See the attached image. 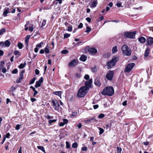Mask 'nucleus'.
I'll use <instances>...</instances> for the list:
<instances>
[{"instance_id": "3", "label": "nucleus", "mask_w": 153, "mask_h": 153, "mask_svg": "<svg viewBox=\"0 0 153 153\" xmlns=\"http://www.w3.org/2000/svg\"><path fill=\"white\" fill-rule=\"evenodd\" d=\"M88 90V88L86 86H82L79 89L77 96L80 97H84L87 92V91Z\"/></svg>"}, {"instance_id": "63", "label": "nucleus", "mask_w": 153, "mask_h": 153, "mask_svg": "<svg viewBox=\"0 0 153 153\" xmlns=\"http://www.w3.org/2000/svg\"><path fill=\"white\" fill-rule=\"evenodd\" d=\"M30 100L32 102H34L36 100V99L35 98H31Z\"/></svg>"}, {"instance_id": "59", "label": "nucleus", "mask_w": 153, "mask_h": 153, "mask_svg": "<svg viewBox=\"0 0 153 153\" xmlns=\"http://www.w3.org/2000/svg\"><path fill=\"white\" fill-rule=\"evenodd\" d=\"M82 150L83 151H86L87 150V149L86 147H83L82 148Z\"/></svg>"}, {"instance_id": "58", "label": "nucleus", "mask_w": 153, "mask_h": 153, "mask_svg": "<svg viewBox=\"0 0 153 153\" xmlns=\"http://www.w3.org/2000/svg\"><path fill=\"white\" fill-rule=\"evenodd\" d=\"M1 69H2V71L3 73H5L6 72V70L5 68H2Z\"/></svg>"}, {"instance_id": "18", "label": "nucleus", "mask_w": 153, "mask_h": 153, "mask_svg": "<svg viewBox=\"0 0 153 153\" xmlns=\"http://www.w3.org/2000/svg\"><path fill=\"white\" fill-rule=\"evenodd\" d=\"M97 0H95L92 3L91 5H90V7L92 8H94L97 6Z\"/></svg>"}, {"instance_id": "13", "label": "nucleus", "mask_w": 153, "mask_h": 153, "mask_svg": "<svg viewBox=\"0 0 153 153\" xmlns=\"http://www.w3.org/2000/svg\"><path fill=\"white\" fill-rule=\"evenodd\" d=\"M94 84L96 85L100 86L101 84V82H100V79L99 78H97L95 79L94 81Z\"/></svg>"}, {"instance_id": "48", "label": "nucleus", "mask_w": 153, "mask_h": 153, "mask_svg": "<svg viewBox=\"0 0 153 153\" xmlns=\"http://www.w3.org/2000/svg\"><path fill=\"white\" fill-rule=\"evenodd\" d=\"M66 148L67 149H68L70 148V145L69 143L68 142H66Z\"/></svg>"}, {"instance_id": "31", "label": "nucleus", "mask_w": 153, "mask_h": 153, "mask_svg": "<svg viewBox=\"0 0 153 153\" xmlns=\"http://www.w3.org/2000/svg\"><path fill=\"white\" fill-rule=\"evenodd\" d=\"M18 46L19 49H21L22 48L23 45L22 43L19 42L17 44Z\"/></svg>"}, {"instance_id": "6", "label": "nucleus", "mask_w": 153, "mask_h": 153, "mask_svg": "<svg viewBox=\"0 0 153 153\" xmlns=\"http://www.w3.org/2000/svg\"><path fill=\"white\" fill-rule=\"evenodd\" d=\"M135 65V64L134 63L128 64L126 67L125 69L124 72L127 73H129L131 71L133 68L134 66Z\"/></svg>"}, {"instance_id": "22", "label": "nucleus", "mask_w": 153, "mask_h": 153, "mask_svg": "<svg viewBox=\"0 0 153 153\" xmlns=\"http://www.w3.org/2000/svg\"><path fill=\"white\" fill-rule=\"evenodd\" d=\"M87 59V57L86 56L84 55H82L80 58V60L82 61L85 62V61Z\"/></svg>"}, {"instance_id": "53", "label": "nucleus", "mask_w": 153, "mask_h": 153, "mask_svg": "<svg viewBox=\"0 0 153 153\" xmlns=\"http://www.w3.org/2000/svg\"><path fill=\"white\" fill-rule=\"evenodd\" d=\"M68 29H67L68 31H70V32H71L72 31V27H71L69 26L68 27Z\"/></svg>"}, {"instance_id": "33", "label": "nucleus", "mask_w": 153, "mask_h": 153, "mask_svg": "<svg viewBox=\"0 0 153 153\" xmlns=\"http://www.w3.org/2000/svg\"><path fill=\"white\" fill-rule=\"evenodd\" d=\"M110 53H104L103 55V56L104 58H108V56L110 55Z\"/></svg>"}, {"instance_id": "30", "label": "nucleus", "mask_w": 153, "mask_h": 153, "mask_svg": "<svg viewBox=\"0 0 153 153\" xmlns=\"http://www.w3.org/2000/svg\"><path fill=\"white\" fill-rule=\"evenodd\" d=\"M26 65V63H24V64H21L19 66V68L20 69L23 68Z\"/></svg>"}, {"instance_id": "55", "label": "nucleus", "mask_w": 153, "mask_h": 153, "mask_svg": "<svg viewBox=\"0 0 153 153\" xmlns=\"http://www.w3.org/2000/svg\"><path fill=\"white\" fill-rule=\"evenodd\" d=\"M82 126V124L81 123H79V124L76 125V126H77L79 128H80Z\"/></svg>"}, {"instance_id": "14", "label": "nucleus", "mask_w": 153, "mask_h": 153, "mask_svg": "<svg viewBox=\"0 0 153 153\" xmlns=\"http://www.w3.org/2000/svg\"><path fill=\"white\" fill-rule=\"evenodd\" d=\"M96 121V120L95 118H93L91 119H88L85 121V123H94Z\"/></svg>"}, {"instance_id": "12", "label": "nucleus", "mask_w": 153, "mask_h": 153, "mask_svg": "<svg viewBox=\"0 0 153 153\" xmlns=\"http://www.w3.org/2000/svg\"><path fill=\"white\" fill-rule=\"evenodd\" d=\"M147 43L148 45H151L153 43V38L149 37L147 39Z\"/></svg>"}, {"instance_id": "46", "label": "nucleus", "mask_w": 153, "mask_h": 153, "mask_svg": "<svg viewBox=\"0 0 153 153\" xmlns=\"http://www.w3.org/2000/svg\"><path fill=\"white\" fill-rule=\"evenodd\" d=\"M84 79L86 80H88L89 78V76L88 75L86 74L84 77Z\"/></svg>"}, {"instance_id": "37", "label": "nucleus", "mask_w": 153, "mask_h": 153, "mask_svg": "<svg viewBox=\"0 0 153 153\" xmlns=\"http://www.w3.org/2000/svg\"><path fill=\"white\" fill-rule=\"evenodd\" d=\"M70 36V34L66 33L64 35V37L65 38H67Z\"/></svg>"}, {"instance_id": "27", "label": "nucleus", "mask_w": 153, "mask_h": 153, "mask_svg": "<svg viewBox=\"0 0 153 153\" xmlns=\"http://www.w3.org/2000/svg\"><path fill=\"white\" fill-rule=\"evenodd\" d=\"M41 85V83L39 82H38V81H37L36 82V83L35 85V87L36 88H37L38 87H40Z\"/></svg>"}, {"instance_id": "62", "label": "nucleus", "mask_w": 153, "mask_h": 153, "mask_svg": "<svg viewBox=\"0 0 153 153\" xmlns=\"http://www.w3.org/2000/svg\"><path fill=\"white\" fill-rule=\"evenodd\" d=\"M86 20L88 22H91V19L89 17H87L86 18Z\"/></svg>"}, {"instance_id": "10", "label": "nucleus", "mask_w": 153, "mask_h": 153, "mask_svg": "<svg viewBox=\"0 0 153 153\" xmlns=\"http://www.w3.org/2000/svg\"><path fill=\"white\" fill-rule=\"evenodd\" d=\"M88 51L91 55L95 54L97 52V50L94 48H90L88 49Z\"/></svg>"}, {"instance_id": "60", "label": "nucleus", "mask_w": 153, "mask_h": 153, "mask_svg": "<svg viewBox=\"0 0 153 153\" xmlns=\"http://www.w3.org/2000/svg\"><path fill=\"white\" fill-rule=\"evenodd\" d=\"M63 122L65 124L68 122V120L66 119H64L63 120Z\"/></svg>"}, {"instance_id": "38", "label": "nucleus", "mask_w": 153, "mask_h": 153, "mask_svg": "<svg viewBox=\"0 0 153 153\" xmlns=\"http://www.w3.org/2000/svg\"><path fill=\"white\" fill-rule=\"evenodd\" d=\"M44 43L43 42H41L40 43L37 44L36 46L38 48H41L42 47V45Z\"/></svg>"}, {"instance_id": "8", "label": "nucleus", "mask_w": 153, "mask_h": 153, "mask_svg": "<svg viewBox=\"0 0 153 153\" xmlns=\"http://www.w3.org/2000/svg\"><path fill=\"white\" fill-rule=\"evenodd\" d=\"M10 45V43L8 40H7L4 42H0V45L2 47H8Z\"/></svg>"}, {"instance_id": "11", "label": "nucleus", "mask_w": 153, "mask_h": 153, "mask_svg": "<svg viewBox=\"0 0 153 153\" xmlns=\"http://www.w3.org/2000/svg\"><path fill=\"white\" fill-rule=\"evenodd\" d=\"M92 82V79H91L88 81H86L85 82V86H86V87L88 88V90L89 88L91 87V85Z\"/></svg>"}, {"instance_id": "56", "label": "nucleus", "mask_w": 153, "mask_h": 153, "mask_svg": "<svg viewBox=\"0 0 153 153\" xmlns=\"http://www.w3.org/2000/svg\"><path fill=\"white\" fill-rule=\"evenodd\" d=\"M16 89V88L13 87V86H12V87H11V88H10V90L11 91H14Z\"/></svg>"}, {"instance_id": "54", "label": "nucleus", "mask_w": 153, "mask_h": 153, "mask_svg": "<svg viewBox=\"0 0 153 153\" xmlns=\"http://www.w3.org/2000/svg\"><path fill=\"white\" fill-rule=\"evenodd\" d=\"M20 125L19 124H17L15 128L16 130H18L20 128Z\"/></svg>"}, {"instance_id": "50", "label": "nucleus", "mask_w": 153, "mask_h": 153, "mask_svg": "<svg viewBox=\"0 0 153 153\" xmlns=\"http://www.w3.org/2000/svg\"><path fill=\"white\" fill-rule=\"evenodd\" d=\"M104 117V115L103 114H101L99 115V117L100 118H103Z\"/></svg>"}, {"instance_id": "52", "label": "nucleus", "mask_w": 153, "mask_h": 153, "mask_svg": "<svg viewBox=\"0 0 153 153\" xmlns=\"http://www.w3.org/2000/svg\"><path fill=\"white\" fill-rule=\"evenodd\" d=\"M83 27V24L82 23H80L79 25L78 26V27L79 28H82Z\"/></svg>"}, {"instance_id": "24", "label": "nucleus", "mask_w": 153, "mask_h": 153, "mask_svg": "<svg viewBox=\"0 0 153 153\" xmlns=\"http://www.w3.org/2000/svg\"><path fill=\"white\" fill-rule=\"evenodd\" d=\"M112 53L113 54H114V53H116L117 51V46H115L112 49Z\"/></svg>"}, {"instance_id": "15", "label": "nucleus", "mask_w": 153, "mask_h": 153, "mask_svg": "<svg viewBox=\"0 0 153 153\" xmlns=\"http://www.w3.org/2000/svg\"><path fill=\"white\" fill-rule=\"evenodd\" d=\"M76 63L77 61L75 60H73L69 63L68 65L70 67L74 66L76 65Z\"/></svg>"}, {"instance_id": "7", "label": "nucleus", "mask_w": 153, "mask_h": 153, "mask_svg": "<svg viewBox=\"0 0 153 153\" xmlns=\"http://www.w3.org/2000/svg\"><path fill=\"white\" fill-rule=\"evenodd\" d=\"M52 103L55 109L56 110H58L59 108V105L58 100H55L52 101Z\"/></svg>"}, {"instance_id": "43", "label": "nucleus", "mask_w": 153, "mask_h": 153, "mask_svg": "<svg viewBox=\"0 0 153 153\" xmlns=\"http://www.w3.org/2000/svg\"><path fill=\"white\" fill-rule=\"evenodd\" d=\"M56 120H50L49 121L48 123L49 124H51L52 123L55 122L56 121Z\"/></svg>"}, {"instance_id": "41", "label": "nucleus", "mask_w": 153, "mask_h": 153, "mask_svg": "<svg viewBox=\"0 0 153 153\" xmlns=\"http://www.w3.org/2000/svg\"><path fill=\"white\" fill-rule=\"evenodd\" d=\"M36 80V78L35 77L33 78L30 81L29 84L30 85L33 84Z\"/></svg>"}, {"instance_id": "28", "label": "nucleus", "mask_w": 153, "mask_h": 153, "mask_svg": "<svg viewBox=\"0 0 153 153\" xmlns=\"http://www.w3.org/2000/svg\"><path fill=\"white\" fill-rule=\"evenodd\" d=\"M6 31V30L5 28H3L0 30V36L3 34Z\"/></svg>"}, {"instance_id": "57", "label": "nucleus", "mask_w": 153, "mask_h": 153, "mask_svg": "<svg viewBox=\"0 0 153 153\" xmlns=\"http://www.w3.org/2000/svg\"><path fill=\"white\" fill-rule=\"evenodd\" d=\"M19 51H14V54L16 55H17L19 54Z\"/></svg>"}, {"instance_id": "34", "label": "nucleus", "mask_w": 153, "mask_h": 153, "mask_svg": "<svg viewBox=\"0 0 153 153\" xmlns=\"http://www.w3.org/2000/svg\"><path fill=\"white\" fill-rule=\"evenodd\" d=\"M91 29L90 27L88 26H87L86 27V30L85 31V32L89 33L91 31Z\"/></svg>"}, {"instance_id": "39", "label": "nucleus", "mask_w": 153, "mask_h": 153, "mask_svg": "<svg viewBox=\"0 0 153 153\" xmlns=\"http://www.w3.org/2000/svg\"><path fill=\"white\" fill-rule=\"evenodd\" d=\"M68 53V51L67 50H62L61 52V53L64 54H66Z\"/></svg>"}, {"instance_id": "25", "label": "nucleus", "mask_w": 153, "mask_h": 153, "mask_svg": "<svg viewBox=\"0 0 153 153\" xmlns=\"http://www.w3.org/2000/svg\"><path fill=\"white\" fill-rule=\"evenodd\" d=\"M62 93V92L61 91H55L54 93V94L59 96H60Z\"/></svg>"}, {"instance_id": "49", "label": "nucleus", "mask_w": 153, "mask_h": 153, "mask_svg": "<svg viewBox=\"0 0 153 153\" xmlns=\"http://www.w3.org/2000/svg\"><path fill=\"white\" fill-rule=\"evenodd\" d=\"M77 114V112H73L71 116L73 117L76 116Z\"/></svg>"}, {"instance_id": "47", "label": "nucleus", "mask_w": 153, "mask_h": 153, "mask_svg": "<svg viewBox=\"0 0 153 153\" xmlns=\"http://www.w3.org/2000/svg\"><path fill=\"white\" fill-rule=\"evenodd\" d=\"M46 24V21L45 20H43L42 21V26H44Z\"/></svg>"}, {"instance_id": "23", "label": "nucleus", "mask_w": 153, "mask_h": 153, "mask_svg": "<svg viewBox=\"0 0 153 153\" xmlns=\"http://www.w3.org/2000/svg\"><path fill=\"white\" fill-rule=\"evenodd\" d=\"M37 148L39 149L42 150L44 153H46V152H45L44 148L43 147L41 146H37Z\"/></svg>"}, {"instance_id": "26", "label": "nucleus", "mask_w": 153, "mask_h": 153, "mask_svg": "<svg viewBox=\"0 0 153 153\" xmlns=\"http://www.w3.org/2000/svg\"><path fill=\"white\" fill-rule=\"evenodd\" d=\"M4 65V61H1L0 62V70H1L2 68H3Z\"/></svg>"}, {"instance_id": "16", "label": "nucleus", "mask_w": 153, "mask_h": 153, "mask_svg": "<svg viewBox=\"0 0 153 153\" xmlns=\"http://www.w3.org/2000/svg\"><path fill=\"white\" fill-rule=\"evenodd\" d=\"M23 79V75L20 74L19 76L18 77L16 81V83H19Z\"/></svg>"}, {"instance_id": "20", "label": "nucleus", "mask_w": 153, "mask_h": 153, "mask_svg": "<svg viewBox=\"0 0 153 153\" xmlns=\"http://www.w3.org/2000/svg\"><path fill=\"white\" fill-rule=\"evenodd\" d=\"M30 36L29 35H28L27 36L25 37V43L26 44V46H28V42H29V40L30 38Z\"/></svg>"}, {"instance_id": "36", "label": "nucleus", "mask_w": 153, "mask_h": 153, "mask_svg": "<svg viewBox=\"0 0 153 153\" xmlns=\"http://www.w3.org/2000/svg\"><path fill=\"white\" fill-rule=\"evenodd\" d=\"M78 144L76 142L73 143L72 145V147L73 148H76L77 147Z\"/></svg>"}, {"instance_id": "51", "label": "nucleus", "mask_w": 153, "mask_h": 153, "mask_svg": "<svg viewBox=\"0 0 153 153\" xmlns=\"http://www.w3.org/2000/svg\"><path fill=\"white\" fill-rule=\"evenodd\" d=\"M43 78L42 77L40 78L39 80L38 81L39 82H40V83H42L43 82Z\"/></svg>"}, {"instance_id": "40", "label": "nucleus", "mask_w": 153, "mask_h": 153, "mask_svg": "<svg viewBox=\"0 0 153 153\" xmlns=\"http://www.w3.org/2000/svg\"><path fill=\"white\" fill-rule=\"evenodd\" d=\"M98 128L100 130L99 134H102L104 132V130L103 129L101 128Z\"/></svg>"}, {"instance_id": "1", "label": "nucleus", "mask_w": 153, "mask_h": 153, "mask_svg": "<svg viewBox=\"0 0 153 153\" xmlns=\"http://www.w3.org/2000/svg\"><path fill=\"white\" fill-rule=\"evenodd\" d=\"M114 93L113 88L112 87H109L105 88L101 92L104 95H107L109 96H112Z\"/></svg>"}, {"instance_id": "17", "label": "nucleus", "mask_w": 153, "mask_h": 153, "mask_svg": "<svg viewBox=\"0 0 153 153\" xmlns=\"http://www.w3.org/2000/svg\"><path fill=\"white\" fill-rule=\"evenodd\" d=\"M138 41L141 43H144L146 41V39L143 37H141L138 39Z\"/></svg>"}, {"instance_id": "29", "label": "nucleus", "mask_w": 153, "mask_h": 153, "mask_svg": "<svg viewBox=\"0 0 153 153\" xmlns=\"http://www.w3.org/2000/svg\"><path fill=\"white\" fill-rule=\"evenodd\" d=\"M9 10L8 8V9L5 10L3 13V14L5 16H7V14L9 13Z\"/></svg>"}, {"instance_id": "5", "label": "nucleus", "mask_w": 153, "mask_h": 153, "mask_svg": "<svg viewBox=\"0 0 153 153\" xmlns=\"http://www.w3.org/2000/svg\"><path fill=\"white\" fill-rule=\"evenodd\" d=\"M136 33L135 32H126L124 34L125 38L134 39Z\"/></svg>"}, {"instance_id": "42", "label": "nucleus", "mask_w": 153, "mask_h": 153, "mask_svg": "<svg viewBox=\"0 0 153 153\" xmlns=\"http://www.w3.org/2000/svg\"><path fill=\"white\" fill-rule=\"evenodd\" d=\"M117 152L118 153H121L122 149L120 147H118L117 148Z\"/></svg>"}, {"instance_id": "61", "label": "nucleus", "mask_w": 153, "mask_h": 153, "mask_svg": "<svg viewBox=\"0 0 153 153\" xmlns=\"http://www.w3.org/2000/svg\"><path fill=\"white\" fill-rule=\"evenodd\" d=\"M94 109H96L98 108L99 105H94L93 106Z\"/></svg>"}, {"instance_id": "44", "label": "nucleus", "mask_w": 153, "mask_h": 153, "mask_svg": "<svg viewBox=\"0 0 153 153\" xmlns=\"http://www.w3.org/2000/svg\"><path fill=\"white\" fill-rule=\"evenodd\" d=\"M97 70V68L96 67H94L91 69V70L93 72H95Z\"/></svg>"}, {"instance_id": "19", "label": "nucleus", "mask_w": 153, "mask_h": 153, "mask_svg": "<svg viewBox=\"0 0 153 153\" xmlns=\"http://www.w3.org/2000/svg\"><path fill=\"white\" fill-rule=\"evenodd\" d=\"M150 50L149 48H146L144 56L145 57H147L148 56Z\"/></svg>"}, {"instance_id": "4", "label": "nucleus", "mask_w": 153, "mask_h": 153, "mask_svg": "<svg viewBox=\"0 0 153 153\" xmlns=\"http://www.w3.org/2000/svg\"><path fill=\"white\" fill-rule=\"evenodd\" d=\"M123 54L126 56H129L131 54V51L126 45H123L121 48Z\"/></svg>"}, {"instance_id": "9", "label": "nucleus", "mask_w": 153, "mask_h": 153, "mask_svg": "<svg viewBox=\"0 0 153 153\" xmlns=\"http://www.w3.org/2000/svg\"><path fill=\"white\" fill-rule=\"evenodd\" d=\"M114 74L113 71H110L106 76V78L108 80H112Z\"/></svg>"}, {"instance_id": "21", "label": "nucleus", "mask_w": 153, "mask_h": 153, "mask_svg": "<svg viewBox=\"0 0 153 153\" xmlns=\"http://www.w3.org/2000/svg\"><path fill=\"white\" fill-rule=\"evenodd\" d=\"M50 47L47 45V46L44 48V51L46 53L48 54L49 53Z\"/></svg>"}, {"instance_id": "35", "label": "nucleus", "mask_w": 153, "mask_h": 153, "mask_svg": "<svg viewBox=\"0 0 153 153\" xmlns=\"http://www.w3.org/2000/svg\"><path fill=\"white\" fill-rule=\"evenodd\" d=\"M53 118V116H51L49 115H47L46 116V118L48 120L50 119H52Z\"/></svg>"}, {"instance_id": "32", "label": "nucleus", "mask_w": 153, "mask_h": 153, "mask_svg": "<svg viewBox=\"0 0 153 153\" xmlns=\"http://www.w3.org/2000/svg\"><path fill=\"white\" fill-rule=\"evenodd\" d=\"M122 3L120 1H117V3L116 5L118 7H122Z\"/></svg>"}, {"instance_id": "45", "label": "nucleus", "mask_w": 153, "mask_h": 153, "mask_svg": "<svg viewBox=\"0 0 153 153\" xmlns=\"http://www.w3.org/2000/svg\"><path fill=\"white\" fill-rule=\"evenodd\" d=\"M18 70L16 69H13L12 72V73L13 74H15L17 73Z\"/></svg>"}, {"instance_id": "2", "label": "nucleus", "mask_w": 153, "mask_h": 153, "mask_svg": "<svg viewBox=\"0 0 153 153\" xmlns=\"http://www.w3.org/2000/svg\"><path fill=\"white\" fill-rule=\"evenodd\" d=\"M119 59L118 57L113 56L112 59L107 63V65L108 66V68L110 69L113 67Z\"/></svg>"}, {"instance_id": "64", "label": "nucleus", "mask_w": 153, "mask_h": 153, "mask_svg": "<svg viewBox=\"0 0 153 153\" xmlns=\"http://www.w3.org/2000/svg\"><path fill=\"white\" fill-rule=\"evenodd\" d=\"M65 124V123H64L63 122H61L59 124V126H63Z\"/></svg>"}]
</instances>
